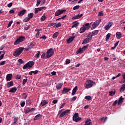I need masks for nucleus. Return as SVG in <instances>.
<instances>
[{"mask_svg":"<svg viewBox=\"0 0 125 125\" xmlns=\"http://www.w3.org/2000/svg\"><path fill=\"white\" fill-rule=\"evenodd\" d=\"M95 83V82L91 80H87L84 83V86L85 88H90L93 86V84Z\"/></svg>","mask_w":125,"mask_h":125,"instance_id":"f257e3e1","label":"nucleus"},{"mask_svg":"<svg viewBox=\"0 0 125 125\" xmlns=\"http://www.w3.org/2000/svg\"><path fill=\"white\" fill-rule=\"evenodd\" d=\"M89 28H90V24L89 23H85L80 28V32H85L87 30H89Z\"/></svg>","mask_w":125,"mask_h":125,"instance_id":"f03ea898","label":"nucleus"},{"mask_svg":"<svg viewBox=\"0 0 125 125\" xmlns=\"http://www.w3.org/2000/svg\"><path fill=\"white\" fill-rule=\"evenodd\" d=\"M34 65L35 62H34L29 61L23 66L22 69H23V70H26V69H28V68H32Z\"/></svg>","mask_w":125,"mask_h":125,"instance_id":"7ed1b4c3","label":"nucleus"},{"mask_svg":"<svg viewBox=\"0 0 125 125\" xmlns=\"http://www.w3.org/2000/svg\"><path fill=\"white\" fill-rule=\"evenodd\" d=\"M25 48L24 47H20L19 49H18L17 50L15 51V52L13 53V56L15 57H17V56H19L22 52H23L24 49Z\"/></svg>","mask_w":125,"mask_h":125,"instance_id":"20e7f679","label":"nucleus"},{"mask_svg":"<svg viewBox=\"0 0 125 125\" xmlns=\"http://www.w3.org/2000/svg\"><path fill=\"white\" fill-rule=\"evenodd\" d=\"M25 37L20 36L15 42L14 44H15V45H16L18 44H19V43L22 42H24V41H25Z\"/></svg>","mask_w":125,"mask_h":125,"instance_id":"39448f33","label":"nucleus"},{"mask_svg":"<svg viewBox=\"0 0 125 125\" xmlns=\"http://www.w3.org/2000/svg\"><path fill=\"white\" fill-rule=\"evenodd\" d=\"M71 113V110L70 109H67L64 111H63L61 113L59 116L60 119H61V118H63V117H65V116L68 115Z\"/></svg>","mask_w":125,"mask_h":125,"instance_id":"423d86ee","label":"nucleus"},{"mask_svg":"<svg viewBox=\"0 0 125 125\" xmlns=\"http://www.w3.org/2000/svg\"><path fill=\"white\" fill-rule=\"evenodd\" d=\"M81 120L82 118L79 117V113H75L74 115H73V121H74V122L78 123V122H80V121H81Z\"/></svg>","mask_w":125,"mask_h":125,"instance_id":"0eeeda50","label":"nucleus"},{"mask_svg":"<svg viewBox=\"0 0 125 125\" xmlns=\"http://www.w3.org/2000/svg\"><path fill=\"white\" fill-rule=\"evenodd\" d=\"M54 54V51L53 50V49L50 48L49 50H47L46 52V57L47 58H49V57H51L52 55Z\"/></svg>","mask_w":125,"mask_h":125,"instance_id":"6e6552de","label":"nucleus"},{"mask_svg":"<svg viewBox=\"0 0 125 125\" xmlns=\"http://www.w3.org/2000/svg\"><path fill=\"white\" fill-rule=\"evenodd\" d=\"M66 10H57L55 13V16H59V15H61V14H63V12H65Z\"/></svg>","mask_w":125,"mask_h":125,"instance_id":"1a4fd4ad","label":"nucleus"},{"mask_svg":"<svg viewBox=\"0 0 125 125\" xmlns=\"http://www.w3.org/2000/svg\"><path fill=\"white\" fill-rule=\"evenodd\" d=\"M92 40V39L91 38V37H89V35H88L87 38H86L84 40V41L82 42V44H85L86 43H88V42H90V41H91Z\"/></svg>","mask_w":125,"mask_h":125,"instance_id":"9d476101","label":"nucleus"},{"mask_svg":"<svg viewBox=\"0 0 125 125\" xmlns=\"http://www.w3.org/2000/svg\"><path fill=\"white\" fill-rule=\"evenodd\" d=\"M43 9H46V7H41L39 8H35L34 9V11L35 14H37L39 11H42Z\"/></svg>","mask_w":125,"mask_h":125,"instance_id":"9b49d317","label":"nucleus"},{"mask_svg":"<svg viewBox=\"0 0 125 125\" xmlns=\"http://www.w3.org/2000/svg\"><path fill=\"white\" fill-rule=\"evenodd\" d=\"M99 24H100V22H99V21H98L94 22L92 24L91 30H94V29H95L97 27V26L99 25Z\"/></svg>","mask_w":125,"mask_h":125,"instance_id":"f8f14e48","label":"nucleus"},{"mask_svg":"<svg viewBox=\"0 0 125 125\" xmlns=\"http://www.w3.org/2000/svg\"><path fill=\"white\" fill-rule=\"evenodd\" d=\"M24 111L25 114H28V113H29V112H32V111H35V108L27 107L24 109Z\"/></svg>","mask_w":125,"mask_h":125,"instance_id":"ddd939ff","label":"nucleus"},{"mask_svg":"<svg viewBox=\"0 0 125 125\" xmlns=\"http://www.w3.org/2000/svg\"><path fill=\"white\" fill-rule=\"evenodd\" d=\"M34 46H35V42H31L30 43L28 47L26 48V50L28 51V50L32 49V48H33Z\"/></svg>","mask_w":125,"mask_h":125,"instance_id":"4468645a","label":"nucleus"},{"mask_svg":"<svg viewBox=\"0 0 125 125\" xmlns=\"http://www.w3.org/2000/svg\"><path fill=\"white\" fill-rule=\"evenodd\" d=\"M71 90V88H68L66 87H64L62 91V94H66V93H67V92H69Z\"/></svg>","mask_w":125,"mask_h":125,"instance_id":"2eb2a0df","label":"nucleus"},{"mask_svg":"<svg viewBox=\"0 0 125 125\" xmlns=\"http://www.w3.org/2000/svg\"><path fill=\"white\" fill-rule=\"evenodd\" d=\"M12 80V74H8L6 76V81L7 82L9 81H11Z\"/></svg>","mask_w":125,"mask_h":125,"instance_id":"dca6fc26","label":"nucleus"},{"mask_svg":"<svg viewBox=\"0 0 125 125\" xmlns=\"http://www.w3.org/2000/svg\"><path fill=\"white\" fill-rule=\"evenodd\" d=\"M75 39V36L71 37L66 40L67 43H71Z\"/></svg>","mask_w":125,"mask_h":125,"instance_id":"f3484780","label":"nucleus"},{"mask_svg":"<svg viewBox=\"0 0 125 125\" xmlns=\"http://www.w3.org/2000/svg\"><path fill=\"white\" fill-rule=\"evenodd\" d=\"M97 34H98V32H92V33H89L88 35L89 36L91 39H92V37H93V36H96Z\"/></svg>","mask_w":125,"mask_h":125,"instance_id":"a211bd4d","label":"nucleus"},{"mask_svg":"<svg viewBox=\"0 0 125 125\" xmlns=\"http://www.w3.org/2000/svg\"><path fill=\"white\" fill-rule=\"evenodd\" d=\"M113 25V22H109L105 26V30H109L111 28V26Z\"/></svg>","mask_w":125,"mask_h":125,"instance_id":"6ab92c4d","label":"nucleus"},{"mask_svg":"<svg viewBox=\"0 0 125 125\" xmlns=\"http://www.w3.org/2000/svg\"><path fill=\"white\" fill-rule=\"evenodd\" d=\"M17 91V88L16 87H12L10 90H9L8 92H12V93H15Z\"/></svg>","mask_w":125,"mask_h":125,"instance_id":"aec40b11","label":"nucleus"},{"mask_svg":"<svg viewBox=\"0 0 125 125\" xmlns=\"http://www.w3.org/2000/svg\"><path fill=\"white\" fill-rule=\"evenodd\" d=\"M83 14H81V15H78L76 16H74L72 18V19L73 20H75L76 19H80V18H81V17H82L83 16Z\"/></svg>","mask_w":125,"mask_h":125,"instance_id":"412c9836","label":"nucleus"},{"mask_svg":"<svg viewBox=\"0 0 125 125\" xmlns=\"http://www.w3.org/2000/svg\"><path fill=\"white\" fill-rule=\"evenodd\" d=\"M25 12H26V10L25 9H23V10L21 11L18 13L19 16H23V15H24V14H25Z\"/></svg>","mask_w":125,"mask_h":125,"instance_id":"4be33fe9","label":"nucleus"},{"mask_svg":"<svg viewBox=\"0 0 125 125\" xmlns=\"http://www.w3.org/2000/svg\"><path fill=\"white\" fill-rule=\"evenodd\" d=\"M48 103L45 100H42L40 104L41 106L42 107H43V106H45V105H46Z\"/></svg>","mask_w":125,"mask_h":125,"instance_id":"5701e85b","label":"nucleus"},{"mask_svg":"<svg viewBox=\"0 0 125 125\" xmlns=\"http://www.w3.org/2000/svg\"><path fill=\"white\" fill-rule=\"evenodd\" d=\"M124 98H123V96L120 97V98L119 99L118 104V105H120V104H122L123 103V102L124 101Z\"/></svg>","mask_w":125,"mask_h":125,"instance_id":"b1692460","label":"nucleus"},{"mask_svg":"<svg viewBox=\"0 0 125 125\" xmlns=\"http://www.w3.org/2000/svg\"><path fill=\"white\" fill-rule=\"evenodd\" d=\"M13 86V81L8 82L7 84V87L8 88H9V87H11V86Z\"/></svg>","mask_w":125,"mask_h":125,"instance_id":"393cba45","label":"nucleus"},{"mask_svg":"<svg viewBox=\"0 0 125 125\" xmlns=\"http://www.w3.org/2000/svg\"><path fill=\"white\" fill-rule=\"evenodd\" d=\"M77 88H78V87L76 86L72 90V95H75L76 94V93L77 92Z\"/></svg>","mask_w":125,"mask_h":125,"instance_id":"a878e982","label":"nucleus"},{"mask_svg":"<svg viewBox=\"0 0 125 125\" xmlns=\"http://www.w3.org/2000/svg\"><path fill=\"white\" fill-rule=\"evenodd\" d=\"M91 125V120L90 119H87L85 122V124L84 125Z\"/></svg>","mask_w":125,"mask_h":125,"instance_id":"bb28decb","label":"nucleus"},{"mask_svg":"<svg viewBox=\"0 0 125 125\" xmlns=\"http://www.w3.org/2000/svg\"><path fill=\"white\" fill-rule=\"evenodd\" d=\"M116 38L117 39H121L122 38V33L120 32H117L116 33Z\"/></svg>","mask_w":125,"mask_h":125,"instance_id":"cd10ccee","label":"nucleus"},{"mask_svg":"<svg viewBox=\"0 0 125 125\" xmlns=\"http://www.w3.org/2000/svg\"><path fill=\"white\" fill-rule=\"evenodd\" d=\"M62 85H63L62 83H59L56 85V87L57 89H60V88H61V87H62Z\"/></svg>","mask_w":125,"mask_h":125,"instance_id":"c85d7f7f","label":"nucleus"},{"mask_svg":"<svg viewBox=\"0 0 125 125\" xmlns=\"http://www.w3.org/2000/svg\"><path fill=\"white\" fill-rule=\"evenodd\" d=\"M125 90V83L122 84V87L120 89V91L122 92V91H124Z\"/></svg>","mask_w":125,"mask_h":125,"instance_id":"c756f323","label":"nucleus"},{"mask_svg":"<svg viewBox=\"0 0 125 125\" xmlns=\"http://www.w3.org/2000/svg\"><path fill=\"white\" fill-rule=\"evenodd\" d=\"M115 94H116V91L114 90V91H109V95L110 96H114Z\"/></svg>","mask_w":125,"mask_h":125,"instance_id":"7c9ffc66","label":"nucleus"},{"mask_svg":"<svg viewBox=\"0 0 125 125\" xmlns=\"http://www.w3.org/2000/svg\"><path fill=\"white\" fill-rule=\"evenodd\" d=\"M74 23H75L74 25L72 26V28H76V27H78L79 26V22H77V21H75Z\"/></svg>","mask_w":125,"mask_h":125,"instance_id":"2f4dec72","label":"nucleus"},{"mask_svg":"<svg viewBox=\"0 0 125 125\" xmlns=\"http://www.w3.org/2000/svg\"><path fill=\"white\" fill-rule=\"evenodd\" d=\"M41 114H38L37 115L35 118H34V120H40V119H41Z\"/></svg>","mask_w":125,"mask_h":125,"instance_id":"473e14b6","label":"nucleus"},{"mask_svg":"<svg viewBox=\"0 0 125 125\" xmlns=\"http://www.w3.org/2000/svg\"><path fill=\"white\" fill-rule=\"evenodd\" d=\"M58 35H59V33L58 32L55 33L53 35V38L56 39V38L58 37Z\"/></svg>","mask_w":125,"mask_h":125,"instance_id":"72a5a7b5","label":"nucleus"},{"mask_svg":"<svg viewBox=\"0 0 125 125\" xmlns=\"http://www.w3.org/2000/svg\"><path fill=\"white\" fill-rule=\"evenodd\" d=\"M83 51L82 48H80L76 52L77 54H79V53H82Z\"/></svg>","mask_w":125,"mask_h":125,"instance_id":"f704fd0d","label":"nucleus"},{"mask_svg":"<svg viewBox=\"0 0 125 125\" xmlns=\"http://www.w3.org/2000/svg\"><path fill=\"white\" fill-rule=\"evenodd\" d=\"M26 104L27 105H31L32 104V102L30 99H27L26 100Z\"/></svg>","mask_w":125,"mask_h":125,"instance_id":"c9c22d12","label":"nucleus"},{"mask_svg":"<svg viewBox=\"0 0 125 125\" xmlns=\"http://www.w3.org/2000/svg\"><path fill=\"white\" fill-rule=\"evenodd\" d=\"M33 17H34V13H31L28 14V17L29 19H31Z\"/></svg>","mask_w":125,"mask_h":125,"instance_id":"e433bc0d","label":"nucleus"},{"mask_svg":"<svg viewBox=\"0 0 125 125\" xmlns=\"http://www.w3.org/2000/svg\"><path fill=\"white\" fill-rule=\"evenodd\" d=\"M22 97L24 99H26V98L28 97V95H27V93H23L22 94Z\"/></svg>","mask_w":125,"mask_h":125,"instance_id":"4c0bfd02","label":"nucleus"},{"mask_svg":"<svg viewBox=\"0 0 125 125\" xmlns=\"http://www.w3.org/2000/svg\"><path fill=\"white\" fill-rule=\"evenodd\" d=\"M84 98L85 99L88 100V101L91 100V97L90 96H86Z\"/></svg>","mask_w":125,"mask_h":125,"instance_id":"58836bf2","label":"nucleus"},{"mask_svg":"<svg viewBox=\"0 0 125 125\" xmlns=\"http://www.w3.org/2000/svg\"><path fill=\"white\" fill-rule=\"evenodd\" d=\"M29 18L28 17H26L25 18L24 20H23V22H29V21H30Z\"/></svg>","mask_w":125,"mask_h":125,"instance_id":"ea45409f","label":"nucleus"},{"mask_svg":"<svg viewBox=\"0 0 125 125\" xmlns=\"http://www.w3.org/2000/svg\"><path fill=\"white\" fill-rule=\"evenodd\" d=\"M79 8H80V6L79 5H78L74 6L73 8V10H76L77 9H79Z\"/></svg>","mask_w":125,"mask_h":125,"instance_id":"a19ab883","label":"nucleus"},{"mask_svg":"<svg viewBox=\"0 0 125 125\" xmlns=\"http://www.w3.org/2000/svg\"><path fill=\"white\" fill-rule=\"evenodd\" d=\"M40 54H41V52L40 51H38L37 54L35 55L36 58H39Z\"/></svg>","mask_w":125,"mask_h":125,"instance_id":"79ce46f5","label":"nucleus"},{"mask_svg":"<svg viewBox=\"0 0 125 125\" xmlns=\"http://www.w3.org/2000/svg\"><path fill=\"white\" fill-rule=\"evenodd\" d=\"M46 19V17H45V15H43L41 18V21H44Z\"/></svg>","mask_w":125,"mask_h":125,"instance_id":"37998d69","label":"nucleus"},{"mask_svg":"<svg viewBox=\"0 0 125 125\" xmlns=\"http://www.w3.org/2000/svg\"><path fill=\"white\" fill-rule=\"evenodd\" d=\"M41 2H42V0H37L36 6H39V5H40Z\"/></svg>","mask_w":125,"mask_h":125,"instance_id":"c03bdc74","label":"nucleus"},{"mask_svg":"<svg viewBox=\"0 0 125 125\" xmlns=\"http://www.w3.org/2000/svg\"><path fill=\"white\" fill-rule=\"evenodd\" d=\"M18 62L21 64H23L24 63V61L21 59H19Z\"/></svg>","mask_w":125,"mask_h":125,"instance_id":"a18cd8bd","label":"nucleus"},{"mask_svg":"<svg viewBox=\"0 0 125 125\" xmlns=\"http://www.w3.org/2000/svg\"><path fill=\"white\" fill-rule=\"evenodd\" d=\"M70 63H71V61L69 59H67L65 61V64L66 65H68V64H70Z\"/></svg>","mask_w":125,"mask_h":125,"instance_id":"49530a36","label":"nucleus"},{"mask_svg":"<svg viewBox=\"0 0 125 125\" xmlns=\"http://www.w3.org/2000/svg\"><path fill=\"white\" fill-rule=\"evenodd\" d=\"M103 15H104V14L103 13V11H101L98 14V16H103Z\"/></svg>","mask_w":125,"mask_h":125,"instance_id":"de8ad7c7","label":"nucleus"},{"mask_svg":"<svg viewBox=\"0 0 125 125\" xmlns=\"http://www.w3.org/2000/svg\"><path fill=\"white\" fill-rule=\"evenodd\" d=\"M107 117H105V118L103 117L101 119V121H104V123H105L106 121H107Z\"/></svg>","mask_w":125,"mask_h":125,"instance_id":"09e8293b","label":"nucleus"},{"mask_svg":"<svg viewBox=\"0 0 125 125\" xmlns=\"http://www.w3.org/2000/svg\"><path fill=\"white\" fill-rule=\"evenodd\" d=\"M110 37H111V34L110 33H108L107 35H106V41H108L109 39H110Z\"/></svg>","mask_w":125,"mask_h":125,"instance_id":"8fccbe9b","label":"nucleus"},{"mask_svg":"<svg viewBox=\"0 0 125 125\" xmlns=\"http://www.w3.org/2000/svg\"><path fill=\"white\" fill-rule=\"evenodd\" d=\"M61 22H59L58 23H56V28H59V27H61Z\"/></svg>","mask_w":125,"mask_h":125,"instance_id":"3c124183","label":"nucleus"},{"mask_svg":"<svg viewBox=\"0 0 125 125\" xmlns=\"http://www.w3.org/2000/svg\"><path fill=\"white\" fill-rule=\"evenodd\" d=\"M12 23H13V21H10L8 24L7 28H9V27H10V26H11V24H12Z\"/></svg>","mask_w":125,"mask_h":125,"instance_id":"603ef678","label":"nucleus"},{"mask_svg":"<svg viewBox=\"0 0 125 125\" xmlns=\"http://www.w3.org/2000/svg\"><path fill=\"white\" fill-rule=\"evenodd\" d=\"M27 83V78L23 80L22 84L24 85Z\"/></svg>","mask_w":125,"mask_h":125,"instance_id":"864d4df0","label":"nucleus"},{"mask_svg":"<svg viewBox=\"0 0 125 125\" xmlns=\"http://www.w3.org/2000/svg\"><path fill=\"white\" fill-rule=\"evenodd\" d=\"M5 64V61L1 62L0 63V66H2Z\"/></svg>","mask_w":125,"mask_h":125,"instance_id":"5fc2aeb1","label":"nucleus"},{"mask_svg":"<svg viewBox=\"0 0 125 125\" xmlns=\"http://www.w3.org/2000/svg\"><path fill=\"white\" fill-rule=\"evenodd\" d=\"M88 45L84 46L82 48V49H83V51L84 50H85V49H86V48H87V47H88Z\"/></svg>","mask_w":125,"mask_h":125,"instance_id":"6e6d98bb","label":"nucleus"},{"mask_svg":"<svg viewBox=\"0 0 125 125\" xmlns=\"http://www.w3.org/2000/svg\"><path fill=\"white\" fill-rule=\"evenodd\" d=\"M40 39L42 40H46V36H45V35H43L42 37H40Z\"/></svg>","mask_w":125,"mask_h":125,"instance_id":"4d7b16f0","label":"nucleus"},{"mask_svg":"<svg viewBox=\"0 0 125 125\" xmlns=\"http://www.w3.org/2000/svg\"><path fill=\"white\" fill-rule=\"evenodd\" d=\"M30 28V27H29V26H28V25H26V26H25V27H24V30H25V31H27V30H29V29Z\"/></svg>","mask_w":125,"mask_h":125,"instance_id":"13d9d810","label":"nucleus"},{"mask_svg":"<svg viewBox=\"0 0 125 125\" xmlns=\"http://www.w3.org/2000/svg\"><path fill=\"white\" fill-rule=\"evenodd\" d=\"M76 99H77V97L76 96L73 97V98L71 99V102H72V101H76Z\"/></svg>","mask_w":125,"mask_h":125,"instance_id":"bf43d9fd","label":"nucleus"},{"mask_svg":"<svg viewBox=\"0 0 125 125\" xmlns=\"http://www.w3.org/2000/svg\"><path fill=\"white\" fill-rule=\"evenodd\" d=\"M44 57H45V53H43L42 55H41V58L42 59H44Z\"/></svg>","mask_w":125,"mask_h":125,"instance_id":"052dcab7","label":"nucleus"},{"mask_svg":"<svg viewBox=\"0 0 125 125\" xmlns=\"http://www.w3.org/2000/svg\"><path fill=\"white\" fill-rule=\"evenodd\" d=\"M57 102H58V101L57 100H54L52 102V104H57Z\"/></svg>","mask_w":125,"mask_h":125,"instance_id":"680f3d73","label":"nucleus"},{"mask_svg":"<svg viewBox=\"0 0 125 125\" xmlns=\"http://www.w3.org/2000/svg\"><path fill=\"white\" fill-rule=\"evenodd\" d=\"M18 120H19V118L18 117H16L14 118V122L18 123Z\"/></svg>","mask_w":125,"mask_h":125,"instance_id":"e2e57ef3","label":"nucleus"},{"mask_svg":"<svg viewBox=\"0 0 125 125\" xmlns=\"http://www.w3.org/2000/svg\"><path fill=\"white\" fill-rule=\"evenodd\" d=\"M21 107H24V106H25V102H22L21 103Z\"/></svg>","mask_w":125,"mask_h":125,"instance_id":"0e129e2a","label":"nucleus"},{"mask_svg":"<svg viewBox=\"0 0 125 125\" xmlns=\"http://www.w3.org/2000/svg\"><path fill=\"white\" fill-rule=\"evenodd\" d=\"M15 12V11H14L13 9H12L9 11V13L11 14H13Z\"/></svg>","mask_w":125,"mask_h":125,"instance_id":"69168bd1","label":"nucleus"},{"mask_svg":"<svg viewBox=\"0 0 125 125\" xmlns=\"http://www.w3.org/2000/svg\"><path fill=\"white\" fill-rule=\"evenodd\" d=\"M20 79H21V75H17V80H20Z\"/></svg>","mask_w":125,"mask_h":125,"instance_id":"338daca9","label":"nucleus"},{"mask_svg":"<svg viewBox=\"0 0 125 125\" xmlns=\"http://www.w3.org/2000/svg\"><path fill=\"white\" fill-rule=\"evenodd\" d=\"M8 7H11L12 6V2H10L7 4Z\"/></svg>","mask_w":125,"mask_h":125,"instance_id":"774afa93","label":"nucleus"}]
</instances>
